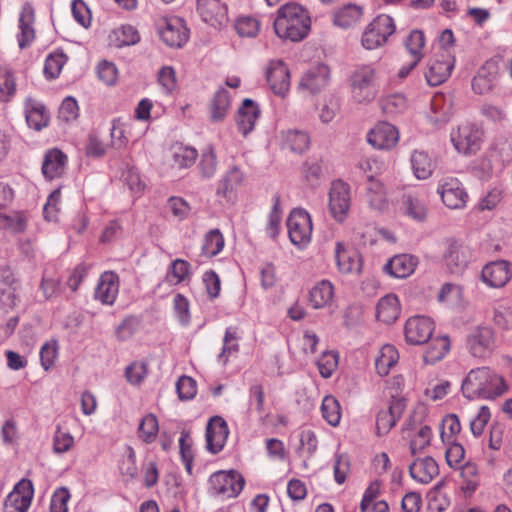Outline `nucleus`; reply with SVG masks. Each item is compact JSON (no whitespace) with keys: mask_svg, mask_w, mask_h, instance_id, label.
<instances>
[{"mask_svg":"<svg viewBox=\"0 0 512 512\" xmlns=\"http://www.w3.org/2000/svg\"><path fill=\"white\" fill-rule=\"evenodd\" d=\"M33 498V485L30 480L22 479L9 493L5 501V512H27Z\"/></svg>","mask_w":512,"mask_h":512,"instance_id":"obj_18","label":"nucleus"},{"mask_svg":"<svg viewBox=\"0 0 512 512\" xmlns=\"http://www.w3.org/2000/svg\"><path fill=\"white\" fill-rule=\"evenodd\" d=\"M363 14L362 8L355 4H347L334 12L333 23L341 28H349L359 22Z\"/></svg>","mask_w":512,"mask_h":512,"instance_id":"obj_41","label":"nucleus"},{"mask_svg":"<svg viewBox=\"0 0 512 512\" xmlns=\"http://www.w3.org/2000/svg\"><path fill=\"white\" fill-rule=\"evenodd\" d=\"M196 11L210 26L221 29L229 22L228 7L222 0H197Z\"/></svg>","mask_w":512,"mask_h":512,"instance_id":"obj_13","label":"nucleus"},{"mask_svg":"<svg viewBox=\"0 0 512 512\" xmlns=\"http://www.w3.org/2000/svg\"><path fill=\"white\" fill-rule=\"evenodd\" d=\"M35 10L30 3L22 6L19 15V33L17 34L18 45L21 49L28 47L35 39Z\"/></svg>","mask_w":512,"mask_h":512,"instance_id":"obj_25","label":"nucleus"},{"mask_svg":"<svg viewBox=\"0 0 512 512\" xmlns=\"http://www.w3.org/2000/svg\"><path fill=\"white\" fill-rule=\"evenodd\" d=\"M229 429L226 421L220 416L212 417L206 428V447L213 453H219L226 443Z\"/></svg>","mask_w":512,"mask_h":512,"instance_id":"obj_22","label":"nucleus"},{"mask_svg":"<svg viewBox=\"0 0 512 512\" xmlns=\"http://www.w3.org/2000/svg\"><path fill=\"white\" fill-rule=\"evenodd\" d=\"M119 276L114 271H105L99 277L94 298L103 305H113L119 293Z\"/></svg>","mask_w":512,"mask_h":512,"instance_id":"obj_20","label":"nucleus"},{"mask_svg":"<svg viewBox=\"0 0 512 512\" xmlns=\"http://www.w3.org/2000/svg\"><path fill=\"white\" fill-rule=\"evenodd\" d=\"M451 349V342L447 335L437 336L430 339L423 355L425 364L433 365L446 357Z\"/></svg>","mask_w":512,"mask_h":512,"instance_id":"obj_35","label":"nucleus"},{"mask_svg":"<svg viewBox=\"0 0 512 512\" xmlns=\"http://www.w3.org/2000/svg\"><path fill=\"white\" fill-rule=\"evenodd\" d=\"M418 259L409 254L392 257L384 266V271L394 278H406L416 269Z\"/></svg>","mask_w":512,"mask_h":512,"instance_id":"obj_28","label":"nucleus"},{"mask_svg":"<svg viewBox=\"0 0 512 512\" xmlns=\"http://www.w3.org/2000/svg\"><path fill=\"white\" fill-rule=\"evenodd\" d=\"M398 129L386 122L376 123L367 133V142L378 150H390L396 146L399 141Z\"/></svg>","mask_w":512,"mask_h":512,"instance_id":"obj_15","label":"nucleus"},{"mask_svg":"<svg viewBox=\"0 0 512 512\" xmlns=\"http://www.w3.org/2000/svg\"><path fill=\"white\" fill-rule=\"evenodd\" d=\"M330 82V69L326 64L319 63L310 67L302 76L300 87L316 94Z\"/></svg>","mask_w":512,"mask_h":512,"instance_id":"obj_23","label":"nucleus"},{"mask_svg":"<svg viewBox=\"0 0 512 512\" xmlns=\"http://www.w3.org/2000/svg\"><path fill=\"white\" fill-rule=\"evenodd\" d=\"M432 439V430L428 425L419 428L415 436L411 439L410 450L413 455L420 452L430 445Z\"/></svg>","mask_w":512,"mask_h":512,"instance_id":"obj_61","label":"nucleus"},{"mask_svg":"<svg viewBox=\"0 0 512 512\" xmlns=\"http://www.w3.org/2000/svg\"><path fill=\"white\" fill-rule=\"evenodd\" d=\"M67 61V56L62 51H55L50 53L44 63V75L48 79H55L59 76L64 64Z\"/></svg>","mask_w":512,"mask_h":512,"instance_id":"obj_51","label":"nucleus"},{"mask_svg":"<svg viewBox=\"0 0 512 512\" xmlns=\"http://www.w3.org/2000/svg\"><path fill=\"white\" fill-rule=\"evenodd\" d=\"M135 125V120L124 121L120 118L114 119L110 133L113 145L123 147L130 139L138 140L143 135V132L134 133Z\"/></svg>","mask_w":512,"mask_h":512,"instance_id":"obj_31","label":"nucleus"},{"mask_svg":"<svg viewBox=\"0 0 512 512\" xmlns=\"http://www.w3.org/2000/svg\"><path fill=\"white\" fill-rule=\"evenodd\" d=\"M398 360L399 353L393 345L386 344L382 346L375 359L377 373L380 376H386Z\"/></svg>","mask_w":512,"mask_h":512,"instance_id":"obj_43","label":"nucleus"},{"mask_svg":"<svg viewBox=\"0 0 512 512\" xmlns=\"http://www.w3.org/2000/svg\"><path fill=\"white\" fill-rule=\"evenodd\" d=\"M497 75V66L493 62H486L477 71L472 80V89L475 93L483 95L491 91Z\"/></svg>","mask_w":512,"mask_h":512,"instance_id":"obj_34","label":"nucleus"},{"mask_svg":"<svg viewBox=\"0 0 512 512\" xmlns=\"http://www.w3.org/2000/svg\"><path fill=\"white\" fill-rule=\"evenodd\" d=\"M447 268L452 273L462 271L468 263L467 249L456 241H448L446 251L443 255Z\"/></svg>","mask_w":512,"mask_h":512,"instance_id":"obj_33","label":"nucleus"},{"mask_svg":"<svg viewBox=\"0 0 512 512\" xmlns=\"http://www.w3.org/2000/svg\"><path fill=\"white\" fill-rule=\"evenodd\" d=\"M159 424L157 417L150 413L145 415L138 426V437L145 443L150 444L157 438Z\"/></svg>","mask_w":512,"mask_h":512,"instance_id":"obj_47","label":"nucleus"},{"mask_svg":"<svg viewBox=\"0 0 512 512\" xmlns=\"http://www.w3.org/2000/svg\"><path fill=\"white\" fill-rule=\"evenodd\" d=\"M75 444L74 437L68 431L62 430L57 426L53 435V452L55 454H63L70 451Z\"/></svg>","mask_w":512,"mask_h":512,"instance_id":"obj_55","label":"nucleus"},{"mask_svg":"<svg viewBox=\"0 0 512 512\" xmlns=\"http://www.w3.org/2000/svg\"><path fill=\"white\" fill-rule=\"evenodd\" d=\"M323 418L331 426H337L341 419V409L338 400L331 395L325 396L321 404Z\"/></svg>","mask_w":512,"mask_h":512,"instance_id":"obj_49","label":"nucleus"},{"mask_svg":"<svg viewBox=\"0 0 512 512\" xmlns=\"http://www.w3.org/2000/svg\"><path fill=\"white\" fill-rule=\"evenodd\" d=\"M287 229L291 243L299 249H304L311 242L312 219L302 208L293 209L287 218Z\"/></svg>","mask_w":512,"mask_h":512,"instance_id":"obj_6","label":"nucleus"},{"mask_svg":"<svg viewBox=\"0 0 512 512\" xmlns=\"http://www.w3.org/2000/svg\"><path fill=\"white\" fill-rule=\"evenodd\" d=\"M26 218L19 212L10 214L0 212V230L19 233L25 230Z\"/></svg>","mask_w":512,"mask_h":512,"instance_id":"obj_53","label":"nucleus"},{"mask_svg":"<svg viewBox=\"0 0 512 512\" xmlns=\"http://www.w3.org/2000/svg\"><path fill=\"white\" fill-rule=\"evenodd\" d=\"M491 417L490 410L487 406H481L477 414L470 420V429L475 437L483 434L486 425Z\"/></svg>","mask_w":512,"mask_h":512,"instance_id":"obj_63","label":"nucleus"},{"mask_svg":"<svg viewBox=\"0 0 512 512\" xmlns=\"http://www.w3.org/2000/svg\"><path fill=\"white\" fill-rule=\"evenodd\" d=\"M328 210L332 218L343 223L349 216L352 206L351 188L343 180H335L329 189Z\"/></svg>","mask_w":512,"mask_h":512,"instance_id":"obj_8","label":"nucleus"},{"mask_svg":"<svg viewBox=\"0 0 512 512\" xmlns=\"http://www.w3.org/2000/svg\"><path fill=\"white\" fill-rule=\"evenodd\" d=\"M512 278V263L497 260L486 264L481 271L482 281L491 288H502Z\"/></svg>","mask_w":512,"mask_h":512,"instance_id":"obj_16","label":"nucleus"},{"mask_svg":"<svg viewBox=\"0 0 512 512\" xmlns=\"http://www.w3.org/2000/svg\"><path fill=\"white\" fill-rule=\"evenodd\" d=\"M334 287L328 280H322L312 287L309 294V301L313 308H324L332 302Z\"/></svg>","mask_w":512,"mask_h":512,"instance_id":"obj_39","label":"nucleus"},{"mask_svg":"<svg viewBox=\"0 0 512 512\" xmlns=\"http://www.w3.org/2000/svg\"><path fill=\"white\" fill-rule=\"evenodd\" d=\"M340 109V100L334 95L325 98L324 103L319 112V118L322 123H330Z\"/></svg>","mask_w":512,"mask_h":512,"instance_id":"obj_62","label":"nucleus"},{"mask_svg":"<svg viewBox=\"0 0 512 512\" xmlns=\"http://www.w3.org/2000/svg\"><path fill=\"white\" fill-rule=\"evenodd\" d=\"M466 345L474 357H485L495 346L494 331L488 326H477L468 334Z\"/></svg>","mask_w":512,"mask_h":512,"instance_id":"obj_14","label":"nucleus"},{"mask_svg":"<svg viewBox=\"0 0 512 512\" xmlns=\"http://www.w3.org/2000/svg\"><path fill=\"white\" fill-rule=\"evenodd\" d=\"M483 130L473 123H462L450 133L454 148L461 154L472 155L480 150L483 142Z\"/></svg>","mask_w":512,"mask_h":512,"instance_id":"obj_7","label":"nucleus"},{"mask_svg":"<svg viewBox=\"0 0 512 512\" xmlns=\"http://www.w3.org/2000/svg\"><path fill=\"white\" fill-rule=\"evenodd\" d=\"M240 338L241 336L237 327L229 326L226 328L223 337L222 349L217 356V362L221 366H225L230 357H235L238 354Z\"/></svg>","mask_w":512,"mask_h":512,"instance_id":"obj_37","label":"nucleus"},{"mask_svg":"<svg viewBox=\"0 0 512 512\" xmlns=\"http://www.w3.org/2000/svg\"><path fill=\"white\" fill-rule=\"evenodd\" d=\"M461 388L468 399L492 400L503 395L507 385L503 377L489 367H478L469 371Z\"/></svg>","mask_w":512,"mask_h":512,"instance_id":"obj_1","label":"nucleus"},{"mask_svg":"<svg viewBox=\"0 0 512 512\" xmlns=\"http://www.w3.org/2000/svg\"><path fill=\"white\" fill-rule=\"evenodd\" d=\"M460 476L462 479L461 490L470 496L476 491L480 483L478 467L474 463H466L461 466Z\"/></svg>","mask_w":512,"mask_h":512,"instance_id":"obj_45","label":"nucleus"},{"mask_svg":"<svg viewBox=\"0 0 512 512\" xmlns=\"http://www.w3.org/2000/svg\"><path fill=\"white\" fill-rule=\"evenodd\" d=\"M319 372L323 378H329L338 366V354L334 351L323 352L317 361Z\"/></svg>","mask_w":512,"mask_h":512,"instance_id":"obj_60","label":"nucleus"},{"mask_svg":"<svg viewBox=\"0 0 512 512\" xmlns=\"http://www.w3.org/2000/svg\"><path fill=\"white\" fill-rule=\"evenodd\" d=\"M407 406V399L402 396L393 395L387 408L381 409L376 416V432L383 436L396 425Z\"/></svg>","mask_w":512,"mask_h":512,"instance_id":"obj_12","label":"nucleus"},{"mask_svg":"<svg viewBox=\"0 0 512 512\" xmlns=\"http://www.w3.org/2000/svg\"><path fill=\"white\" fill-rule=\"evenodd\" d=\"M376 69L372 65L357 67L350 76L352 100L358 104L369 103L376 97Z\"/></svg>","mask_w":512,"mask_h":512,"instance_id":"obj_4","label":"nucleus"},{"mask_svg":"<svg viewBox=\"0 0 512 512\" xmlns=\"http://www.w3.org/2000/svg\"><path fill=\"white\" fill-rule=\"evenodd\" d=\"M197 156L198 152L193 147L183 145L173 147L172 160L173 165L177 168L191 167L195 163Z\"/></svg>","mask_w":512,"mask_h":512,"instance_id":"obj_46","label":"nucleus"},{"mask_svg":"<svg viewBox=\"0 0 512 512\" xmlns=\"http://www.w3.org/2000/svg\"><path fill=\"white\" fill-rule=\"evenodd\" d=\"M243 172L237 166H232L217 182L216 196L226 203L236 200V191L243 182Z\"/></svg>","mask_w":512,"mask_h":512,"instance_id":"obj_21","label":"nucleus"},{"mask_svg":"<svg viewBox=\"0 0 512 512\" xmlns=\"http://www.w3.org/2000/svg\"><path fill=\"white\" fill-rule=\"evenodd\" d=\"M224 244V237L220 230L212 229L205 235L202 252L207 257H214L223 250Z\"/></svg>","mask_w":512,"mask_h":512,"instance_id":"obj_48","label":"nucleus"},{"mask_svg":"<svg viewBox=\"0 0 512 512\" xmlns=\"http://www.w3.org/2000/svg\"><path fill=\"white\" fill-rule=\"evenodd\" d=\"M395 30L396 25L392 17L386 14L378 15L363 31L361 44L367 50L380 48L387 43Z\"/></svg>","mask_w":512,"mask_h":512,"instance_id":"obj_5","label":"nucleus"},{"mask_svg":"<svg viewBox=\"0 0 512 512\" xmlns=\"http://www.w3.org/2000/svg\"><path fill=\"white\" fill-rule=\"evenodd\" d=\"M266 78L273 92L284 97L290 88V73L281 60H272L266 69Z\"/></svg>","mask_w":512,"mask_h":512,"instance_id":"obj_19","label":"nucleus"},{"mask_svg":"<svg viewBox=\"0 0 512 512\" xmlns=\"http://www.w3.org/2000/svg\"><path fill=\"white\" fill-rule=\"evenodd\" d=\"M381 107L384 113L397 115L403 113L408 108V101L405 95L396 93L383 99Z\"/></svg>","mask_w":512,"mask_h":512,"instance_id":"obj_54","label":"nucleus"},{"mask_svg":"<svg viewBox=\"0 0 512 512\" xmlns=\"http://www.w3.org/2000/svg\"><path fill=\"white\" fill-rule=\"evenodd\" d=\"M121 177L125 185H127L133 194L140 195L144 191L145 184L135 167L127 165L126 169L122 172Z\"/></svg>","mask_w":512,"mask_h":512,"instance_id":"obj_57","label":"nucleus"},{"mask_svg":"<svg viewBox=\"0 0 512 512\" xmlns=\"http://www.w3.org/2000/svg\"><path fill=\"white\" fill-rule=\"evenodd\" d=\"M260 114L261 111L256 102L251 99H245L242 102V105L237 112L236 123L239 132L243 136H247L254 130Z\"/></svg>","mask_w":512,"mask_h":512,"instance_id":"obj_26","label":"nucleus"},{"mask_svg":"<svg viewBox=\"0 0 512 512\" xmlns=\"http://www.w3.org/2000/svg\"><path fill=\"white\" fill-rule=\"evenodd\" d=\"M400 315V303L395 294H387L377 304V319L385 324L394 323Z\"/></svg>","mask_w":512,"mask_h":512,"instance_id":"obj_36","label":"nucleus"},{"mask_svg":"<svg viewBox=\"0 0 512 512\" xmlns=\"http://www.w3.org/2000/svg\"><path fill=\"white\" fill-rule=\"evenodd\" d=\"M404 213L409 218L423 222L428 213L427 202L418 195H406L403 199Z\"/></svg>","mask_w":512,"mask_h":512,"instance_id":"obj_42","label":"nucleus"},{"mask_svg":"<svg viewBox=\"0 0 512 512\" xmlns=\"http://www.w3.org/2000/svg\"><path fill=\"white\" fill-rule=\"evenodd\" d=\"M454 66V56L450 52L441 53L428 64V70L425 73L427 84L430 86L442 84L448 79Z\"/></svg>","mask_w":512,"mask_h":512,"instance_id":"obj_17","label":"nucleus"},{"mask_svg":"<svg viewBox=\"0 0 512 512\" xmlns=\"http://www.w3.org/2000/svg\"><path fill=\"white\" fill-rule=\"evenodd\" d=\"M410 166L418 180H426L433 174L436 162L428 151L415 149L410 155Z\"/></svg>","mask_w":512,"mask_h":512,"instance_id":"obj_30","label":"nucleus"},{"mask_svg":"<svg viewBox=\"0 0 512 512\" xmlns=\"http://www.w3.org/2000/svg\"><path fill=\"white\" fill-rule=\"evenodd\" d=\"M411 477L421 483L428 484L438 475L439 468L437 462L430 456L417 458L409 466Z\"/></svg>","mask_w":512,"mask_h":512,"instance_id":"obj_29","label":"nucleus"},{"mask_svg":"<svg viewBox=\"0 0 512 512\" xmlns=\"http://www.w3.org/2000/svg\"><path fill=\"white\" fill-rule=\"evenodd\" d=\"M461 430L460 420L455 414L446 415L441 423L440 436L443 442L450 443L452 438Z\"/></svg>","mask_w":512,"mask_h":512,"instance_id":"obj_58","label":"nucleus"},{"mask_svg":"<svg viewBox=\"0 0 512 512\" xmlns=\"http://www.w3.org/2000/svg\"><path fill=\"white\" fill-rule=\"evenodd\" d=\"M70 492L66 487L56 489L51 497V512H68V502L70 500Z\"/></svg>","mask_w":512,"mask_h":512,"instance_id":"obj_64","label":"nucleus"},{"mask_svg":"<svg viewBox=\"0 0 512 512\" xmlns=\"http://www.w3.org/2000/svg\"><path fill=\"white\" fill-rule=\"evenodd\" d=\"M244 484L245 480L239 472L220 470L209 477L208 493L221 500L230 499L240 494Z\"/></svg>","mask_w":512,"mask_h":512,"instance_id":"obj_3","label":"nucleus"},{"mask_svg":"<svg viewBox=\"0 0 512 512\" xmlns=\"http://www.w3.org/2000/svg\"><path fill=\"white\" fill-rule=\"evenodd\" d=\"M366 199L369 206L375 210H383L387 207V197L383 184L369 176Z\"/></svg>","mask_w":512,"mask_h":512,"instance_id":"obj_44","label":"nucleus"},{"mask_svg":"<svg viewBox=\"0 0 512 512\" xmlns=\"http://www.w3.org/2000/svg\"><path fill=\"white\" fill-rule=\"evenodd\" d=\"M190 276V264L182 259L174 260L167 271L166 279L172 285H177Z\"/></svg>","mask_w":512,"mask_h":512,"instance_id":"obj_52","label":"nucleus"},{"mask_svg":"<svg viewBox=\"0 0 512 512\" xmlns=\"http://www.w3.org/2000/svg\"><path fill=\"white\" fill-rule=\"evenodd\" d=\"M217 163L215 150L212 146H207L202 151L198 165L201 176L206 179L212 178L216 174Z\"/></svg>","mask_w":512,"mask_h":512,"instance_id":"obj_50","label":"nucleus"},{"mask_svg":"<svg viewBox=\"0 0 512 512\" xmlns=\"http://www.w3.org/2000/svg\"><path fill=\"white\" fill-rule=\"evenodd\" d=\"M158 83L162 93L171 95L177 88V77L172 66H163L158 72Z\"/></svg>","mask_w":512,"mask_h":512,"instance_id":"obj_56","label":"nucleus"},{"mask_svg":"<svg viewBox=\"0 0 512 512\" xmlns=\"http://www.w3.org/2000/svg\"><path fill=\"white\" fill-rule=\"evenodd\" d=\"M235 29L241 37H255L260 29V23L256 18L242 16L236 20Z\"/></svg>","mask_w":512,"mask_h":512,"instance_id":"obj_59","label":"nucleus"},{"mask_svg":"<svg viewBox=\"0 0 512 512\" xmlns=\"http://www.w3.org/2000/svg\"><path fill=\"white\" fill-rule=\"evenodd\" d=\"M310 145V137L305 131L288 130L282 133V146L294 153H304Z\"/></svg>","mask_w":512,"mask_h":512,"instance_id":"obj_40","label":"nucleus"},{"mask_svg":"<svg viewBox=\"0 0 512 512\" xmlns=\"http://www.w3.org/2000/svg\"><path fill=\"white\" fill-rule=\"evenodd\" d=\"M24 113L27 125L35 131H40L48 125L49 116L43 103L27 97L24 103Z\"/></svg>","mask_w":512,"mask_h":512,"instance_id":"obj_27","label":"nucleus"},{"mask_svg":"<svg viewBox=\"0 0 512 512\" xmlns=\"http://www.w3.org/2000/svg\"><path fill=\"white\" fill-rule=\"evenodd\" d=\"M231 95L224 87H219L210 101V117L213 122L223 121L230 109Z\"/></svg>","mask_w":512,"mask_h":512,"instance_id":"obj_38","label":"nucleus"},{"mask_svg":"<svg viewBox=\"0 0 512 512\" xmlns=\"http://www.w3.org/2000/svg\"><path fill=\"white\" fill-rule=\"evenodd\" d=\"M66 164L67 156L59 149H51L44 155L42 173L49 180L58 178L64 173Z\"/></svg>","mask_w":512,"mask_h":512,"instance_id":"obj_32","label":"nucleus"},{"mask_svg":"<svg viewBox=\"0 0 512 512\" xmlns=\"http://www.w3.org/2000/svg\"><path fill=\"white\" fill-rule=\"evenodd\" d=\"M335 258L338 269L341 273L357 274L361 271L362 259L360 253L356 249L347 248L342 243L337 242L335 247Z\"/></svg>","mask_w":512,"mask_h":512,"instance_id":"obj_24","label":"nucleus"},{"mask_svg":"<svg viewBox=\"0 0 512 512\" xmlns=\"http://www.w3.org/2000/svg\"><path fill=\"white\" fill-rule=\"evenodd\" d=\"M311 26L308 12L296 3H287L278 9L274 30L278 37L293 42L304 39Z\"/></svg>","mask_w":512,"mask_h":512,"instance_id":"obj_2","label":"nucleus"},{"mask_svg":"<svg viewBox=\"0 0 512 512\" xmlns=\"http://www.w3.org/2000/svg\"><path fill=\"white\" fill-rule=\"evenodd\" d=\"M437 193L444 205L450 209H462L466 206L468 194L457 178H442L438 183Z\"/></svg>","mask_w":512,"mask_h":512,"instance_id":"obj_11","label":"nucleus"},{"mask_svg":"<svg viewBox=\"0 0 512 512\" xmlns=\"http://www.w3.org/2000/svg\"><path fill=\"white\" fill-rule=\"evenodd\" d=\"M435 330L434 321L426 316H412L407 319L404 327L405 340L410 345L427 343Z\"/></svg>","mask_w":512,"mask_h":512,"instance_id":"obj_10","label":"nucleus"},{"mask_svg":"<svg viewBox=\"0 0 512 512\" xmlns=\"http://www.w3.org/2000/svg\"><path fill=\"white\" fill-rule=\"evenodd\" d=\"M161 40L169 47L180 48L189 38V30L184 20L177 16H163L156 21Z\"/></svg>","mask_w":512,"mask_h":512,"instance_id":"obj_9","label":"nucleus"}]
</instances>
